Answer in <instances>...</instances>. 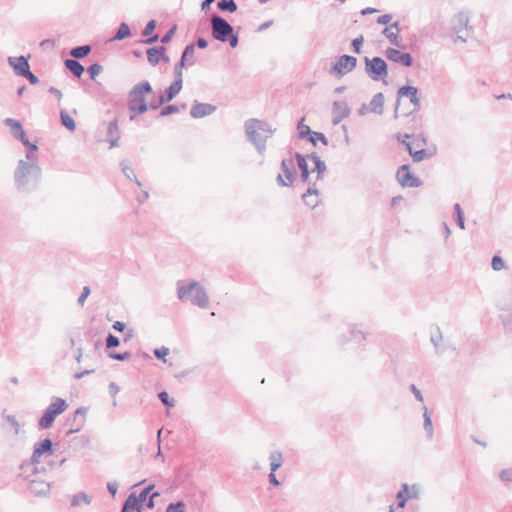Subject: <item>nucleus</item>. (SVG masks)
<instances>
[{"instance_id": "nucleus-43", "label": "nucleus", "mask_w": 512, "mask_h": 512, "mask_svg": "<svg viewBox=\"0 0 512 512\" xmlns=\"http://www.w3.org/2000/svg\"><path fill=\"white\" fill-rule=\"evenodd\" d=\"M309 142L312 143L313 146L317 145V141H321L324 145H328V140L325 135L321 132L313 131L311 136L308 138Z\"/></svg>"}, {"instance_id": "nucleus-55", "label": "nucleus", "mask_w": 512, "mask_h": 512, "mask_svg": "<svg viewBox=\"0 0 512 512\" xmlns=\"http://www.w3.org/2000/svg\"><path fill=\"white\" fill-rule=\"evenodd\" d=\"M156 25H157V23L155 20H150L146 24L145 28L143 29L142 35L145 37L150 36L153 33V31L155 30Z\"/></svg>"}, {"instance_id": "nucleus-62", "label": "nucleus", "mask_w": 512, "mask_h": 512, "mask_svg": "<svg viewBox=\"0 0 512 512\" xmlns=\"http://www.w3.org/2000/svg\"><path fill=\"white\" fill-rule=\"evenodd\" d=\"M409 389H410V391L413 393V395L415 396V398L419 402H423L424 401V398H423V395H422L421 391L416 387L415 384H411Z\"/></svg>"}, {"instance_id": "nucleus-32", "label": "nucleus", "mask_w": 512, "mask_h": 512, "mask_svg": "<svg viewBox=\"0 0 512 512\" xmlns=\"http://www.w3.org/2000/svg\"><path fill=\"white\" fill-rule=\"evenodd\" d=\"M194 53H195V45L188 44L184 48L180 60H183L184 62L187 63V65L191 66L194 64V60H193Z\"/></svg>"}, {"instance_id": "nucleus-57", "label": "nucleus", "mask_w": 512, "mask_h": 512, "mask_svg": "<svg viewBox=\"0 0 512 512\" xmlns=\"http://www.w3.org/2000/svg\"><path fill=\"white\" fill-rule=\"evenodd\" d=\"M5 418L10 423V425L14 428V433L16 435H18L19 431H20V424L17 421L16 417L13 415H7Z\"/></svg>"}, {"instance_id": "nucleus-20", "label": "nucleus", "mask_w": 512, "mask_h": 512, "mask_svg": "<svg viewBox=\"0 0 512 512\" xmlns=\"http://www.w3.org/2000/svg\"><path fill=\"white\" fill-rule=\"evenodd\" d=\"M302 199H303L304 203L311 209H314L315 207L318 206L319 192H318L317 188L315 187V183H313V184L309 183V187H308L306 193H304L302 195Z\"/></svg>"}, {"instance_id": "nucleus-63", "label": "nucleus", "mask_w": 512, "mask_h": 512, "mask_svg": "<svg viewBox=\"0 0 512 512\" xmlns=\"http://www.w3.org/2000/svg\"><path fill=\"white\" fill-rule=\"evenodd\" d=\"M154 488V485L151 484V485H148L147 487H145L139 494V498L142 502L146 501L149 493L153 490Z\"/></svg>"}, {"instance_id": "nucleus-35", "label": "nucleus", "mask_w": 512, "mask_h": 512, "mask_svg": "<svg viewBox=\"0 0 512 512\" xmlns=\"http://www.w3.org/2000/svg\"><path fill=\"white\" fill-rule=\"evenodd\" d=\"M60 119L61 124L69 131H74L76 129L74 119L65 110L60 111Z\"/></svg>"}, {"instance_id": "nucleus-58", "label": "nucleus", "mask_w": 512, "mask_h": 512, "mask_svg": "<svg viewBox=\"0 0 512 512\" xmlns=\"http://www.w3.org/2000/svg\"><path fill=\"white\" fill-rule=\"evenodd\" d=\"M363 42H364L363 36H359V37L353 39L351 46L355 53L361 52V46H362Z\"/></svg>"}, {"instance_id": "nucleus-24", "label": "nucleus", "mask_w": 512, "mask_h": 512, "mask_svg": "<svg viewBox=\"0 0 512 512\" xmlns=\"http://www.w3.org/2000/svg\"><path fill=\"white\" fill-rule=\"evenodd\" d=\"M181 89L182 83L180 81H173L161 97H163L165 103L170 102L180 93Z\"/></svg>"}, {"instance_id": "nucleus-33", "label": "nucleus", "mask_w": 512, "mask_h": 512, "mask_svg": "<svg viewBox=\"0 0 512 512\" xmlns=\"http://www.w3.org/2000/svg\"><path fill=\"white\" fill-rule=\"evenodd\" d=\"M406 149L409 152V154L412 156L414 162H420L424 160L425 158H428L431 156V154L428 153L425 149H420L418 151L413 152L411 144H406Z\"/></svg>"}, {"instance_id": "nucleus-18", "label": "nucleus", "mask_w": 512, "mask_h": 512, "mask_svg": "<svg viewBox=\"0 0 512 512\" xmlns=\"http://www.w3.org/2000/svg\"><path fill=\"white\" fill-rule=\"evenodd\" d=\"M216 106L208 103H200L197 100L194 101L193 106L190 110V115L192 118H203L205 116L211 115L215 112Z\"/></svg>"}, {"instance_id": "nucleus-11", "label": "nucleus", "mask_w": 512, "mask_h": 512, "mask_svg": "<svg viewBox=\"0 0 512 512\" xmlns=\"http://www.w3.org/2000/svg\"><path fill=\"white\" fill-rule=\"evenodd\" d=\"M402 97H408L410 103L414 106V111L420 109V99L418 97V89L414 86H402L397 91V102L394 109V117L398 118V107Z\"/></svg>"}, {"instance_id": "nucleus-48", "label": "nucleus", "mask_w": 512, "mask_h": 512, "mask_svg": "<svg viewBox=\"0 0 512 512\" xmlns=\"http://www.w3.org/2000/svg\"><path fill=\"white\" fill-rule=\"evenodd\" d=\"M120 344V340L117 336L113 335L112 333H109L106 337V347L108 349L118 347Z\"/></svg>"}, {"instance_id": "nucleus-61", "label": "nucleus", "mask_w": 512, "mask_h": 512, "mask_svg": "<svg viewBox=\"0 0 512 512\" xmlns=\"http://www.w3.org/2000/svg\"><path fill=\"white\" fill-rule=\"evenodd\" d=\"M21 77H25L32 85L39 82L38 77L31 72L30 68Z\"/></svg>"}, {"instance_id": "nucleus-50", "label": "nucleus", "mask_w": 512, "mask_h": 512, "mask_svg": "<svg viewBox=\"0 0 512 512\" xmlns=\"http://www.w3.org/2000/svg\"><path fill=\"white\" fill-rule=\"evenodd\" d=\"M88 73L92 80H95L96 76H98L102 71V66L98 63H94L90 65L87 69Z\"/></svg>"}, {"instance_id": "nucleus-36", "label": "nucleus", "mask_w": 512, "mask_h": 512, "mask_svg": "<svg viewBox=\"0 0 512 512\" xmlns=\"http://www.w3.org/2000/svg\"><path fill=\"white\" fill-rule=\"evenodd\" d=\"M382 34L389 40L392 45L401 47V41L398 32L391 30V28H385L382 31Z\"/></svg>"}, {"instance_id": "nucleus-42", "label": "nucleus", "mask_w": 512, "mask_h": 512, "mask_svg": "<svg viewBox=\"0 0 512 512\" xmlns=\"http://www.w3.org/2000/svg\"><path fill=\"white\" fill-rule=\"evenodd\" d=\"M121 167H122V171L123 173L125 174V176L128 178V179H132V177L134 178V181L135 183L140 187L142 184L141 182L136 178L135 176V173H134V170L129 167L125 161H122L121 162Z\"/></svg>"}, {"instance_id": "nucleus-19", "label": "nucleus", "mask_w": 512, "mask_h": 512, "mask_svg": "<svg viewBox=\"0 0 512 512\" xmlns=\"http://www.w3.org/2000/svg\"><path fill=\"white\" fill-rule=\"evenodd\" d=\"M8 63L18 76H22L30 68L28 58L25 56L9 57Z\"/></svg>"}, {"instance_id": "nucleus-31", "label": "nucleus", "mask_w": 512, "mask_h": 512, "mask_svg": "<svg viewBox=\"0 0 512 512\" xmlns=\"http://www.w3.org/2000/svg\"><path fill=\"white\" fill-rule=\"evenodd\" d=\"M91 52L90 45H81L74 47L70 50V55L75 59H81L86 57Z\"/></svg>"}, {"instance_id": "nucleus-56", "label": "nucleus", "mask_w": 512, "mask_h": 512, "mask_svg": "<svg viewBox=\"0 0 512 512\" xmlns=\"http://www.w3.org/2000/svg\"><path fill=\"white\" fill-rule=\"evenodd\" d=\"M499 478L503 482H512V467L502 470L499 473Z\"/></svg>"}, {"instance_id": "nucleus-6", "label": "nucleus", "mask_w": 512, "mask_h": 512, "mask_svg": "<svg viewBox=\"0 0 512 512\" xmlns=\"http://www.w3.org/2000/svg\"><path fill=\"white\" fill-rule=\"evenodd\" d=\"M46 454H53V443L49 438H46L40 442L35 443L30 462L23 464L21 468L25 472L28 470H37V465L39 464L40 457Z\"/></svg>"}, {"instance_id": "nucleus-34", "label": "nucleus", "mask_w": 512, "mask_h": 512, "mask_svg": "<svg viewBox=\"0 0 512 512\" xmlns=\"http://www.w3.org/2000/svg\"><path fill=\"white\" fill-rule=\"evenodd\" d=\"M147 60L152 66H156L160 62V46L147 49Z\"/></svg>"}, {"instance_id": "nucleus-17", "label": "nucleus", "mask_w": 512, "mask_h": 512, "mask_svg": "<svg viewBox=\"0 0 512 512\" xmlns=\"http://www.w3.org/2000/svg\"><path fill=\"white\" fill-rule=\"evenodd\" d=\"M385 56L388 60L399 63L405 67H410L413 64V58L410 53L401 52L395 48H387Z\"/></svg>"}, {"instance_id": "nucleus-5", "label": "nucleus", "mask_w": 512, "mask_h": 512, "mask_svg": "<svg viewBox=\"0 0 512 512\" xmlns=\"http://www.w3.org/2000/svg\"><path fill=\"white\" fill-rule=\"evenodd\" d=\"M67 408L68 404L66 400L60 397H53L52 402L45 409L42 417L39 419V429L50 428L53 425L56 417L65 412Z\"/></svg>"}, {"instance_id": "nucleus-14", "label": "nucleus", "mask_w": 512, "mask_h": 512, "mask_svg": "<svg viewBox=\"0 0 512 512\" xmlns=\"http://www.w3.org/2000/svg\"><path fill=\"white\" fill-rule=\"evenodd\" d=\"M357 64V59L351 55H341L336 63L332 66V71L338 76H344L351 72Z\"/></svg>"}, {"instance_id": "nucleus-16", "label": "nucleus", "mask_w": 512, "mask_h": 512, "mask_svg": "<svg viewBox=\"0 0 512 512\" xmlns=\"http://www.w3.org/2000/svg\"><path fill=\"white\" fill-rule=\"evenodd\" d=\"M351 113V108L345 100H337L332 105V123L338 125L343 119Z\"/></svg>"}, {"instance_id": "nucleus-46", "label": "nucleus", "mask_w": 512, "mask_h": 512, "mask_svg": "<svg viewBox=\"0 0 512 512\" xmlns=\"http://www.w3.org/2000/svg\"><path fill=\"white\" fill-rule=\"evenodd\" d=\"M108 357L111 359H114V360H118V361H125L131 357V353L128 351L123 352V353L111 351L108 353Z\"/></svg>"}, {"instance_id": "nucleus-1", "label": "nucleus", "mask_w": 512, "mask_h": 512, "mask_svg": "<svg viewBox=\"0 0 512 512\" xmlns=\"http://www.w3.org/2000/svg\"><path fill=\"white\" fill-rule=\"evenodd\" d=\"M4 123L11 128L13 137L17 140H20L22 144L28 149L26 158L29 162L24 160H20L18 162V167L15 171L14 178L18 190L23 192L31 191L37 187L41 177V169L36 164L37 155L35 152L37 151L38 147L36 144L31 143L27 139L22 124L18 120L6 118Z\"/></svg>"}, {"instance_id": "nucleus-40", "label": "nucleus", "mask_w": 512, "mask_h": 512, "mask_svg": "<svg viewBox=\"0 0 512 512\" xmlns=\"http://www.w3.org/2000/svg\"><path fill=\"white\" fill-rule=\"evenodd\" d=\"M217 7L221 11H228L233 13L237 10V5L234 0H220L217 3Z\"/></svg>"}, {"instance_id": "nucleus-21", "label": "nucleus", "mask_w": 512, "mask_h": 512, "mask_svg": "<svg viewBox=\"0 0 512 512\" xmlns=\"http://www.w3.org/2000/svg\"><path fill=\"white\" fill-rule=\"evenodd\" d=\"M142 501L134 493H131L124 501L121 512H142Z\"/></svg>"}, {"instance_id": "nucleus-39", "label": "nucleus", "mask_w": 512, "mask_h": 512, "mask_svg": "<svg viewBox=\"0 0 512 512\" xmlns=\"http://www.w3.org/2000/svg\"><path fill=\"white\" fill-rule=\"evenodd\" d=\"M130 34H131V31H130L129 26L123 22L118 27V30H117L116 34L114 35V37L112 38V40L120 41V40H123V39L127 38L128 36H130Z\"/></svg>"}, {"instance_id": "nucleus-44", "label": "nucleus", "mask_w": 512, "mask_h": 512, "mask_svg": "<svg viewBox=\"0 0 512 512\" xmlns=\"http://www.w3.org/2000/svg\"><path fill=\"white\" fill-rule=\"evenodd\" d=\"M186 65H187V63L184 62L183 60H179V62L175 65V67H174V76H175L174 81H180L183 84V73H182V70H183V68Z\"/></svg>"}, {"instance_id": "nucleus-22", "label": "nucleus", "mask_w": 512, "mask_h": 512, "mask_svg": "<svg viewBox=\"0 0 512 512\" xmlns=\"http://www.w3.org/2000/svg\"><path fill=\"white\" fill-rule=\"evenodd\" d=\"M120 138V132L118 129L117 120H113L108 124L107 127V141L110 143V147H117L118 140Z\"/></svg>"}, {"instance_id": "nucleus-37", "label": "nucleus", "mask_w": 512, "mask_h": 512, "mask_svg": "<svg viewBox=\"0 0 512 512\" xmlns=\"http://www.w3.org/2000/svg\"><path fill=\"white\" fill-rule=\"evenodd\" d=\"M430 340L436 349V353L441 354L443 351L440 349V343L443 340V335L439 327L435 328V333L431 334Z\"/></svg>"}, {"instance_id": "nucleus-52", "label": "nucleus", "mask_w": 512, "mask_h": 512, "mask_svg": "<svg viewBox=\"0 0 512 512\" xmlns=\"http://www.w3.org/2000/svg\"><path fill=\"white\" fill-rule=\"evenodd\" d=\"M169 354V349L167 347H160L154 350V355L157 359L162 360L166 363V356Z\"/></svg>"}, {"instance_id": "nucleus-30", "label": "nucleus", "mask_w": 512, "mask_h": 512, "mask_svg": "<svg viewBox=\"0 0 512 512\" xmlns=\"http://www.w3.org/2000/svg\"><path fill=\"white\" fill-rule=\"evenodd\" d=\"M423 419H424V429L426 431L427 437L429 439H432L433 435H434V429H433V424H432L430 414L428 412V408L426 406H423Z\"/></svg>"}, {"instance_id": "nucleus-2", "label": "nucleus", "mask_w": 512, "mask_h": 512, "mask_svg": "<svg viewBox=\"0 0 512 512\" xmlns=\"http://www.w3.org/2000/svg\"><path fill=\"white\" fill-rule=\"evenodd\" d=\"M245 132L260 154L266 150V141L273 135L275 129L267 122L259 119H249L245 122Z\"/></svg>"}, {"instance_id": "nucleus-25", "label": "nucleus", "mask_w": 512, "mask_h": 512, "mask_svg": "<svg viewBox=\"0 0 512 512\" xmlns=\"http://www.w3.org/2000/svg\"><path fill=\"white\" fill-rule=\"evenodd\" d=\"M385 98L383 93H377L369 103V111L381 115L383 113Z\"/></svg>"}, {"instance_id": "nucleus-9", "label": "nucleus", "mask_w": 512, "mask_h": 512, "mask_svg": "<svg viewBox=\"0 0 512 512\" xmlns=\"http://www.w3.org/2000/svg\"><path fill=\"white\" fill-rule=\"evenodd\" d=\"M469 16L465 12L457 13L452 19V31L456 34L454 41L465 43L469 36Z\"/></svg>"}, {"instance_id": "nucleus-27", "label": "nucleus", "mask_w": 512, "mask_h": 512, "mask_svg": "<svg viewBox=\"0 0 512 512\" xmlns=\"http://www.w3.org/2000/svg\"><path fill=\"white\" fill-rule=\"evenodd\" d=\"M396 499L398 501V508L403 509L407 503V501L410 499L409 496V485L407 483L402 484V489L398 491L396 495Z\"/></svg>"}, {"instance_id": "nucleus-29", "label": "nucleus", "mask_w": 512, "mask_h": 512, "mask_svg": "<svg viewBox=\"0 0 512 512\" xmlns=\"http://www.w3.org/2000/svg\"><path fill=\"white\" fill-rule=\"evenodd\" d=\"M270 460V470L272 472H276L283 464V456L279 451H273L269 456Z\"/></svg>"}, {"instance_id": "nucleus-59", "label": "nucleus", "mask_w": 512, "mask_h": 512, "mask_svg": "<svg viewBox=\"0 0 512 512\" xmlns=\"http://www.w3.org/2000/svg\"><path fill=\"white\" fill-rule=\"evenodd\" d=\"M90 288L88 286H84L81 295L79 296L77 302L80 306H84L87 297L90 295Z\"/></svg>"}, {"instance_id": "nucleus-3", "label": "nucleus", "mask_w": 512, "mask_h": 512, "mask_svg": "<svg viewBox=\"0 0 512 512\" xmlns=\"http://www.w3.org/2000/svg\"><path fill=\"white\" fill-rule=\"evenodd\" d=\"M177 286L178 299L183 301L191 294V302L193 305H196L200 308H206L208 306L209 297L204 287L201 286L198 282L191 281L185 284L184 281L179 280L177 282Z\"/></svg>"}, {"instance_id": "nucleus-4", "label": "nucleus", "mask_w": 512, "mask_h": 512, "mask_svg": "<svg viewBox=\"0 0 512 512\" xmlns=\"http://www.w3.org/2000/svg\"><path fill=\"white\" fill-rule=\"evenodd\" d=\"M152 87L148 81L136 84L129 92L128 109L133 114L130 115V120L135 119L136 114H143L148 110V103L145 100L144 94L151 93Z\"/></svg>"}, {"instance_id": "nucleus-10", "label": "nucleus", "mask_w": 512, "mask_h": 512, "mask_svg": "<svg viewBox=\"0 0 512 512\" xmlns=\"http://www.w3.org/2000/svg\"><path fill=\"white\" fill-rule=\"evenodd\" d=\"M281 171L282 173L277 176L278 184L282 187L292 186L296 177L295 164L292 158L282 160Z\"/></svg>"}, {"instance_id": "nucleus-28", "label": "nucleus", "mask_w": 512, "mask_h": 512, "mask_svg": "<svg viewBox=\"0 0 512 512\" xmlns=\"http://www.w3.org/2000/svg\"><path fill=\"white\" fill-rule=\"evenodd\" d=\"M306 158H309L310 160H312L315 164V169L318 173L317 175V179H321L322 178V174L326 171V164L324 161H322L320 159V157L316 154V153H311L309 155L306 156Z\"/></svg>"}, {"instance_id": "nucleus-15", "label": "nucleus", "mask_w": 512, "mask_h": 512, "mask_svg": "<svg viewBox=\"0 0 512 512\" xmlns=\"http://www.w3.org/2000/svg\"><path fill=\"white\" fill-rule=\"evenodd\" d=\"M396 178L403 187L414 188L419 187L422 184V181L410 172L409 165L400 166L397 170Z\"/></svg>"}, {"instance_id": "nucleus-13", "label": "nucleus", "mask_w": 512, "mask_h": 512, "mask_svg": "<svg viewBox=\"0 0 512 512\" xmlns=\"http://www.w3.org/2000/svg\"><path fill=\"white\" fill-rule=\"evenodd\" d=\"M33 473L25 475V479L29 483V490L36 496L44 495L49 492L50 484L41 479L36 470H31Z\"/></svg>"}, {"instance_id": "nucleus-47", "label": "nucleus", "mask_w": 512, "mask_h": 512, "mask_svg": "<svg viewBox=\"0 0 512 512\" xmlns=\"http://www.w3.org/2000/svg\"><path fill=\"white\" fill-rule=\"evenodd\" d=\"M455 214L457 216V224L461 229H464V213L458 203L454 205Z\"/></svg>"}, {"instance_id": "nucleus-38", "label": "nucleus", "mask_w": 512, "mask_h": 512, "mask_svg": "<svg viewBox=\"0 0 512 512\" xmlns=\"http://www.w3.org/2000/svg\"><path fill=\"white\" fill-rule=\"evenodd\" d=\"M83 502L86 505H89L91 503V498L84 492L76 493L71 500V506L76 507L79 506L80 503Z\"/></svg>"}, {"instance_id": "nucleus-7", "label": "nucleus", "mask_w": 512, "mask_h": 512, "mask_svg": "<svg viewBox=\"0 0 512 512\" xmlns=\"http://www.w3.org/2000/svg\"><path fill=\"white\" fill-rule=\"evenodd\" d=\"M365 72L374 81L385 80L388 77L387 64L378 56L372 59L365 57Z\"/></svg>"}, {"instance_id": "nucleus-23", "label": "nucleus", "mask_w": 512, "mask_h": 512, "mask_svg": "<svg viewBox=\"0 0 512 512\" xmlns=\"http://www.w3.org/2000/svg\"><path fill=\"white\" fill-rule=\"evenodd\" d=\"M295 159L297 160L298 167L301 171V179L303 182L310 183L309 182V167L306 161V157L302 155L301 153L296 152L295 153Z\"/></svg>"}, {"instance_id": "nucleus-64", "label": "nucleus", "mask_w": 512, "mask_h": 512, "mask_svg": "<svg viewBox=\"0 0 512 512\" xmlns=\"http://www.w3.org/2000/svg\"><path fill=\"white\" fill-rule=\"evenodd\" d=\"M350 333H351L352 338L357 340L358 342H360V341L365 339L364 334H363L362 331H359V330H356V329L353 328L350 331Z\"/></svg>"}, {"instance_id": "nucleus-51", "label": "nucleus", "mask_w": 512, "mask_h": 512, "mask_svg": "<svg viewBox=\"0 0 512 512\" xmlns=\"http://www.w3.org/2000/svg\"><path fill=\"white\" fill-rule=\"evenodd\" d=\"M177 112H179V107L177 105L170 104V105L163 107L161 109L159 115L161 117H164V116H168L170 114L177 113Z\"/></svg>"}, {"instance_id": "nucleus-49", "label": "nucleus", "mask_w": 512, "mask_h": 512, "mask_svg": "<svg viewBox=\"0 0 512 512\" xmlns=\"http://www.w3.org/2000/svg\"><path fill=\"white\" fill-rule=\"evenodd\" d=\"M185 504L183 501L176 503H170L166 509V512H184Z\"/></svg>"}, {"instance_id": "nucleus-60", "label": "nucleus", "mask_w": 512, "mask_h": 512, "mask_svg": "<svg viewBox=\"0 0 512 512\" xmlns=\"http://www.w3.org/2000/svg\"><path fill=\"white\" fill-rule=\"evenodd\" d=\"M165 104L163 97L153 99L148 103V109L157 110L161 105Z\"/></svg>"}, {"instance_id": "nucleus-54", "label": "nucleus", "mask_w": 512, "mask_h": 512, "mask_svg": "<svg viewBox=\"0 0 512 512\" xmlns=\"http://www.w3.org/2000/svg\"><path fill=\"white\" fill-rule=\"evenodd\" d=\"M491 266L495 271H500L506 268L504 258H492Z\"/></svg>"}, {"instance_id": "nucleus-41", "label": "nucleus", "mask_w": 512, "mask_h": 512, "mask_svg": "<svg viewBox=\"0 0 512 512\" xmlns=\"http://www.w3.org/2000/svg\"><path fill=\"white\" fill-rule=\"evenodd\" d=\"M297 130H298L299 138H301V139H304L306 137L309 138L313 132L308 125L304 124V118H302L298 122Z\"/></svg>"}, {"instance_id": "nucleus-8", "label": "nucleus", "mask_w": 512, "mask_h": 512, "mask_svg": "<svg viewBox=\"0 0 512 512\" xmlns=\"http://www.w3.org/2000/svg\"><path fill=\"white\" fill-rule=\"evenodd\" d=\"M211 34L215 40L226 42L234 31V28L218 14H213L210 18Z\"/></svg>"}, {"instance_id": "nucleus-45", "label": "nucleus", "mask_w": 512, "mask_h": 512, "mask_svg": "<svg viewBox=\"0 0 512 512\" xmlns=\"http://www.w3.org/2000/svg\"><path fill=\"white\" fill-rule=\"evenodd\" d=\"M158 398L167 408H172L175 405V401L170 399L169 394L166 391L159 392Z\"/></svg>"}, {"instance_id": "nucleus-26", "label": "nucleus", "mask_w": 512, "mask_h": 512, "mask_svg": "<svg viewBox=\"0 0 512 512\" xmlns=\"http://www.w3.org/2000/svg\"><path fill=\"white\" fill-rule=\"evenodd\" d=\"M65 67L76 77L80 78L84 72L83 65L76 59H66L64 61Z\"/></svg>"}, {"instance_id": "nucleus-12", "label": "nucleus", "mask_w": 512, "mask_h": 512, "mask_svg": "<svg viewBox=\"0 0 512 512\" xmlns=\"http://www.w3.org/2000/svg\"><path fill=\"white\" fill-rule=\"evenodd\" d=\"M87 408L79 407L77 408L73 414L67 417L65 425L69 427L66 432L67 435H71L73 433L79 432L86 421Z\"/></svg>"}, {"instance_id": "nucleus-53", "label": "nucleus", "mask_w": 512, "mask_h": 512, "mask_svg": "<svg viewBox=\"0 0 512 512\" xmlns=\"http://www.w3.org/2000/svg\"><path fill=\"white\" fill-rule=\"evenodd\" d=\"M176 30H177V26H176V25H173V26H172V27H171V28H170V29H169V30H168V31H167V32L162 36V38H161V42H162L163 44H167V43H169V42L172 40V38H173V36H174V34H175Z\"/></svg>"}]
</instances>
